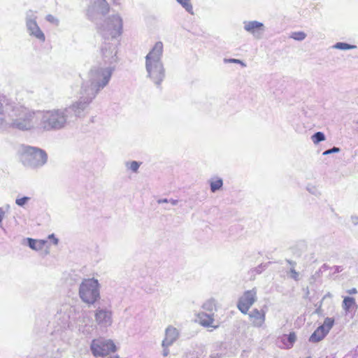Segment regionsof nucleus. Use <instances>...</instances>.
Instances as JSON below:
<instances>
[{
    "label": "nucleus",
    "mask_w": 358,
    "mask_h": 358,
    "mask_svg": "<svg viewBox=\"0 0 358 358\" xmlns=\"http://www.w3.org/2000/svg\"><path fill=\"white\" fill-rule=\"evenodd\" d=\"M244 30L251 34L254 38H262L266 31L264 24L257 20H245L243 22Z\"/></svg>",
    "instance_id": "nucleus-12"
},
{
    "label": "nucleus",
    "mask_w": 358,
    "mask_h": 358,
    "mask_svg": "<svg viewBox=\"0 0 358 358\" xmlns=\"http://www.w3.org/2000/svg\"><path fill=\"white\" fill-rule=\"evenodd\" d=\"M328 333L324 330V327H318L309 338L311 343H317L322 341Z\"/></svg>",
    "instance_id": "nucleus-18"
},
{
    "label": "nucleus",
    "mask_w": 358,
    "mask_h": 358,
    "mask_svg": "<svg viewBox=\"0 0 358 358\" xmlns=\"http://www.w3.org/2000/svg\"><path fill=\"white\" fill-rule=\"evenodd\" d=\"M99 33L104 40H115L122 34V19L116 14L106 19L102 23L97 24Z\"/></svg>",
    "instance_id": "nucleus-6"
},
{
    "label": "nucleus",
    "mask_w": 358,
    "mask_h": 358,
    "mask_svg": "<svg viewBox=\"0 0 358 358\" xmlns=\"http://www.w3.org/2000/svg\"><path fill=\"white\" fill-rule=\"evenodd\" d=\"M291 277L295 280H299V273L294 269V268H292L290 269Z\"/></svg>",
    "instance_id": "nucleus-36"
},
{
    "label": "nucleus",
    "mask_w": 358,
    "mask_h": 358,
    "mask_svg": "<svg viewBox=\"0 0 358 358\" xmlns=\"http://www.w3.org/2000/svg\"><path fill=\"white\" fill-rule=\"evenodd\" d=\"M36 19L37 16L34 11L29 10L27 12L25 17L27 30L29 36L43 43L45 41V36L38 25Z\"/></svg>",
    "instance_id": "nucleus-10"
},
{
    "label": "nucleus",
    "mask_w": 358,
    "mask_h": 358,
    "mask_svg": "<svg viewBox=\"0 0 358 358\" xmlns=\"http://www.w3.org/2000/svg\"><path fill=\"white\" fill-rule=\"evenodd\" d=\"M94 9L98 13L106 15L109 11V5L106 0H96L94 3Z\"/></svg>",
    "instance_id": "nucleus-19"
},
{
    "label": "nucleus",
    "mask_w": 358,
    "mask_h": 358,
    "mask_svg": "<svg viewBox=\"0 0 358 358\" xmlns=\"http://www.w3.org/2000/svg\"><path fill=\"white\" fill-rule=\"evenodd\" d=\"M48 238L50 240H52V242H53L54 245H57L58 244L59 240H58L57 238L55 237L54 234H52L49 235L48 236Z\"/></svg>",
    "instance_id": "nucleus-38"
},
{
    "label": "nucleus",
    "mask_w": 358,
    "mask_h": 358,
    "mask_svg": "<svg viewBox=\"0 0 358 358\" xmlns=\"http://www.w3.org/2000/svg\"><path fill=\"white\" fill-rule=\"evenodd\" d=\"M296 339V336L294 332H291L287 336V340L289 343L290 347L293 345V343L295 342Z\"/></svg>",
    "instance_id": "nucleus-34"
},
{
    "label": "nucleus",
    "mask_w": 358,
    "mask_h": 358,
    "mask_svg": "<svg viewBox=\"0 0 358 358\" xmlns=\"http://www.w3.org/2000/svg\"><path fill=\"white\" fill-rule=\"evenodd\" d=\"M27 241L29 247L36 251L42 250L47 243L45 240H36L31 238H27Z\"/></svg>",
    "instance_id": "nucleus-20"
},
{
    "label": "nucleus",
    "mask_w": 358,
    "mask_h": 358,
    "mask_svg": "<svg viewBox=\"0 0 358 358\" xmlns=\"http://www.w3.org/2000/svg\"><path fill=\"white\" fill-rule=\"evenodd\" d=\"M197 319L199 320V324L204 327H211L213 329H215L218 327V325L213 324V322L215 321L214 313H206L205 312H200L197 314Z\"/></svg>",
    "instance_id": "nucleus-17"
},
{
    "label": "nucleus",
    "mask_w": 358,
    "mask_h": 358,
    "mask_svg": "<svg viewBox=\"0 0 358 358\" xmlns=\"http://www.w3.org/2000/svg\"><path fill=\"white\" fill-rule=\"evenodd\" d=\"M141 164V162H138L137 161H131V162H127L125 163V166L127 169L131 170L134 173H137L138 171V169Z\"/></svg>",
    "instance_id": "nucleus-26"
},
{
    "label": "nucleus",
    "mask_w": 358,
    "mask_h": 358,
    "mask_svg": "<svg viewBox=\"0 0 358 358\" xmlns=\"http://www.w3.org/2000/svg\"><path fill=\"white\" fill-rule=\"evenodd\" d=\"M248 317L252 327L261 328L265 323L266 312L264 310L254 308L248 313Z\"/></svg>",
    "instance_id": "nucleus-15"
},
{
    "label": "nucleus",
    "mask_w": 358,
    "mask_h": 358,
    "mask_svg": "<svg viewBox=\"0 0 358 358\" xmlns=\"http://www.w3.org/2000/svg\"><path fill=\"white\" fill-rule=\"evenodd\" d=\"M327 267H328V266H327V264H324V265L322 266V268H324V269L327 268Z\"/></svg>",
    "instance_id": "nucleus-47"
},
{
    "label": "nucleus",
    "mask_w": 358,
    "mask_h": 358,
    "mask_svg": "<svg viewBox=\"0 0 358 358\" xmlns=\"http://www.w3.org/2000/svg\"><path fill=\"white\" fill-rule=\"evenodd\" d=\"M176 1L181 5V6L189 13L193 15V6L191 0H176Z\"/></svg>",
    "instance_id": "nucleus-25"
},
{
    "label": "nucleus",
    "mask_w": 358,
    "mask_h": 358,
    "mask_svg": "<svg viewBox=\"0 0 358 358\" xmlns=\"http://www.w3.org/2000/svg\"><path fill=\"white\" fill-rule=\"evenodd\" d=\"M334 324V319L332 317H326L324 319V323L322 325H320V327H324V330L329 333L331 329L333 327Z\"/></svg>",
    "instance_id": "nucleus-27"
},
{
    "label": "nucleus",
    "mask_w": 358,
    "mask_h": 358,
    "mask_svg": "<svg viewBox=\"0 0 358 358\" xmlns=\"http://www.w3.org/2000/svg\"><path fill=\"white\" fill-rule=\"evenodd\" d=\"M171 345H162V348H163V350H162V355L164 357H167L169 354V348L170 347Z\"/></svg>",
    "instance_id": "nucleus-37"
},
{
    "label": "nucleus",
    "mask_w": 358,
    "mask_h": 358,
    "mask_svg": "<svg viewBox=\"0 0 358 358\" xmlns=\"http://www.w3.org/2000/svg\"><path fill=\"white\" fill-rule=\"evenodd\" d=\"M95 321L101 327H108L113 323V313L106 308H98L94 313Z\"/></svg>",
    "instance_id": "nucleus-13"
},
{
    "label": "nucleus",
    "mask_w": 358,
    "mask_h": 358,
    "mask_svg": "<svg viewBox=\"0 0 358 358\" xmlns=\"http://www.w3.org/2000/svg\"><path fill=\"white\" fill-rule=\"evenodd\" d=\"M157 202L159 203H168V202H169V200H168L167 199H159Z\"/></svg>",
    "instance_id": "nucleus-44"
},
{
    "label": "nucleus",
    "mask_w": 358,
    "mask_h": 358,
    "mask_svg": "<svg viewBox=\"0 0 358 358\" xmlns=\"http://www.w3.org/2000/svg\"><path fill=\"white\" fill-rule=\"evenodd\" d=\"M223 62L225 64H227V63L238 64H241V66H243V67H245L246 66L245 63H244L242 60L238 59H227V58H224Z\"/></svg>",
    "instance_id": "nucleus-32"
},
{
    "label": "nucleus",
    "mask_w": 358,
    "mask_h": 358,
    "mask_svg": "<svg viewBox=\"0 0 358 358\" xmlns=\"http://www.w3.org/2000/svg\"><path fill=\"white\" fill-rule=\"evenodd\" d=\"M306 37V34L303 31H295L292 32L290 35V38L295 41H303Z\"/></svg>",
    "instance_id": "nucleus-30"
},
{
    "label": "nucleus",
    "mask_w": 358,
    "mask_h": 358,
    "mask_svg": "<svg viewBox=\"0 0 358 358\" xmlns=\"http://www.w3.org/2000/svg\"><path fill=\"white\" fill-rule=\"evenodd\" d=\"M340 148H338V147H333L331 149H329V150H325L324 152H323V155H330V154H332V153H337V152H340Z\"/></svg>",
    "instance_id": "nucleus-35"
},
{
    "label": "nucleus",
    "mask_w": 358,
    "mask_h": 358,
    "mask_svg": "<svg viewBox=\"0 0 358 358\" xmlns=\"http://www.w3.org/2000/svg\"><path fill=\"white\" fill-rule=\"evenodd\" d=\"M351 221L354 225H358V216L357 215H352Z\"/></svg>",
    "instance_id": "nucleus-39"
},
{
    "label": "nucleus",
    "mask_w": 358,
    "mask_h": 358,
    "mask_svg": "<svg viewBox=\"0 0 358 358\" xmlns=\"http://www.w3.org/2000/svg\"><path fill=\"white\" fill-rule=\"evenodd\" d=\"M87 109L78 99L69 106L44 110L39 113L40 125L45 131L62 129L76 117L85 116Z\"/></svg>",
    "instance_id": "nucleus-2"
},
{
    "label": "nucleus",
    "mask_w": 358,
    "mask_h": 358,
    "mask_svg": "<svg viewBox=\"0 0 358 358\" xmlns=\"http://www.w3.org/2000/svg\"><path fill=\"white\" fill-rule=\"evenodd\" d=\"M287 262L291 266H292V268H294L296 264L295 262H293L292 260H287Z\"/></svg>",
    "instance_id": "nucleus-45"
},
{
    "label": "nucleus",
    "mask_w": 358,
    "mask_h": 358,
    "mask_svg": "<svg viewBox=\"0 0 358 358\" xmlns=\"http://www.w3.org/2000/svg\"><path fill=\"white\" fill-rule=\"evenodd\" d=\"M114 71L115 66H103L102 64L90 69L87 78L82 82L78 96V100L87 108L96 95L108 85Z\"/></svg>",
    "instance_id": "nucleus-1"
},
{
    "label": "nucleus",
    "mask_w": 358,
    "mask_h": 358,
    "mask_svg": "<svg viewBox=\"0 0 358 358\" xmlns=\"http://www.w3.org/2000/svg\"><path fill=\"white\" fill-rule=\"evenodd\" d=\"M169 202L171 203V205L176 206L178 203V200L171 199L169 200Z\"/></svg>",
    "instance_id": "nucleus-43"
},
{
    "label": "nucleus",
    "mask_w": 358,
    "mask_h": 358,
    "mask_svg": "<svg viewBox=\"0 0 358 358\" xmlns=\"http://www.w3.org/2000/svg\"><path fill=\"white\" fill-rule=\"evenodd\" d=\"M202 308L209 313H214L213 311L216 310L215 301L213 299L207 300L203 303Z\"/></svg>",
    "instance_id": "nucleus-23"
},
{
    "label": "nucleus",
    "mask_w": 358,
    "mask_h": 358,
    "mask_svg": "<svg viewBox=\"0 0 358 358\" xmlns=\"http://www.w3.org/2000/svg\"><path fill=\"white\" fill-rule=\"evenodd\" d=\"M210 191L213 193L220 190L223 186V180L218 177L212 178L209 180Z\"/></svg>",
    "instance_id": "nucleus-21"
},
{
    "label": "nucleus",
    "mask_w": 358,
    "mask_h": 358,
    "mask_svg": "<svg viewBox=\"0 0 358 358\" xmlns=\"http://www.w3.org/2000/svg\"><path fill=\"white\" fill-rule=\"evenodd\" d=\"M110 40H104L101 48L102 64L103 66H115L117 63V44L116 40L110 41Z\"/></svg>",
    "instance_id": "nucleus-8"
},
{
    "label": "nucleus",
    "mask_w": 358,
    "mask_h": 358,
    "mask_svg": "<svg viewBox=\"0 0 358 358\" xmlns=\"http://www.w3.org/2000/svg\"><path fill=\"white\" fill-rule=\"evenodd\" d=\"M79 331L84 334H89L93 329V321L89 313L83 312L77 320Z\"/></svg>",
    "instance_id": "nucleus-14"
},
{
    "label": "nucleus",
    "mask_w": 358,
    "mask_h": 358,
    "mask_svg": "<svg viewBox=\"0 0 358 358\" xmlns=\"http://www.w3.org/2000/svg\"><path fill=\"white\" fill-rule=\"evenodd\" d=\"M257 299V289L252 288L250 290L245 291L239 298L237 307L242 313L247 314Z\"/></svg>",
    "instance_id": "nucleus-11"
},
{
    "label": "nucleus",
    "mask_w": 358,
    "mask_h": 358,
    "mask_svg": "<svg viewBox=\"0 0 358 358\" xmlns=\"http://www.w3.org/2000/svg\"><path fill=\"white\" fill-rule=\"evenodd\" d=\"M334 49L342 50H352L357 48L355 45H350L347 43L343 42H338L332 46Z\"/></svg>",
    "instance_id": "nucleus-24"
},
{
    "label": "nucleus",
    "mask_w": 358,
    "mask_h": 358,
    "mask_svg": "<svg viewBox=\"0 0 358 358\" xmlns=\"http://www.w3.org/2000/svg\"><path fill=\"white\" fill-rule=\"evenodd\" d=\"M20 160L28 169H39L47 163L48 155L41 148L27 145L23 147Z\"/></svg>",
    "instance_id": "nucleus-5"
},
{
    "label": "nucleus",
    "mask_w": 358,
    "mask_h": 358,
    "mask_svg": "<svg viewBox=\"0 0 358 358\" xmlns=\"http://www.w3.org/2000/svg\"><path fill=\"white\" fill-rule=\"evenodd\" d=\"M346 292L349 294H355L357 293V290L356 288L353 287L352 289H348Z\"/></svg>",
    "instance_id": "nucleus-42"
},
{
    "label": "nucleus",
    "mask_w": 358,
    "mask_h": 358,
    "mask_svg": "<svg viewBox=\"0 0 358 358\" xmlns=\"http://www.w3.org/2000/svg\"><path fill=\"white\" fill-rule=\"evenodd\" d=\"M306 190L311 194L319 196H320L321 193L317 185H315L311 183H308L306 186Z\"/></svg>",
    "instance_id": "nucleus-28"
},
{
    "label": "nucleus",
    "mask_w": 358,
    "mask_h": 358,
    "mask_svg": "<svg viewBox=\"0 0 358 358\" xmlns=\"http://www.w3.org/2000/svg\"><path fill=\"white\" fill-rule=\"evenodd\" d=\"M333 268L334 273H340L343 270V268L341 266H334Z\"/></svg>",
    "instance_id": "nucleus-40"
},
{
    "label": "nucleus",
    "mask_w": 358,
    "mask_h": 358,
    "mask_svg": "<svg viewBox=\"0 0 358 358\" xmlns=\"http://www.w3.org/2000/svg\"><path fill=\"white\" fill-rule=\"evenodd\" d=\"M100 285L94 278L83 279L80 284L78 295L84 303L94 304L100 298Z\"/></svg>",
    "instance_id": "nucleus-7"
},
{
    "label": "nucleus",
    "mask_w": 358,
    "mask_h": 358,
    "mask_svg": "<svg viewBox=\"0 0 358 358\" xmlns=\"http://www.w3.org/2000/svg\"><path fill=\"white\" fill-rule=\"evenodd\" d=\"M179 331L176 327L169 325L165 329L164 338L162 345H172L179 338Z\"/></svg>",
    "instance_id": "nucleus-16"
},
{
    "label": "nucleus",
    "mask_w": 358,
    "mask_h": 358,
    "mask_svg": "<svg viewBox=\"0 0 358 358\" xmlns=\"http://www.w3.org/2000/svg\"><path fill=\"white\" fill-rule=\"evenodd\" d=\"M45 19L48 22L52 23V24H54L55 25H59V21L57 18H56L55 16H53L52 15H47L46 17H45Z\"/></svg>",
    "instance_id": "nucleus-33"
},
{
    "label": "nucleus",
    "mask_w": 358,
    "mask_h": 358,
    "mask_svg": "<svg viewBox=\"0 0 358 358\" xmlns=\"http://www.w3.org/2000/svg\"><path fill=\"white\" fill-rule=\"evenodd\" d=\"M164 45L162 42L155 43L145 56V70L148 78L157 87H160L166 77V70L162 62Z\"/></svg>",
    "instance_id": "nucleus-4"
},
{
    "label": "nucleus",
    "mask_w": 358,
    "mask_h": 358,
    "mask_svg": "<svg viewBox=\"0 0 358 358\" xmlns=\"http://www.w3.org/2000/svg\"><path fill=\"white\" fill-rule=\"evenodd\" d=\"M311 139L315 144H317L325 140V135L323 132L317 131L311 136Z\"/></svg>",
    "instance_id": "nucleus-29"
},
{
    "label": "nucleus",
    "mask_w": 358,
    "mask_h": 358,
    "mask_svg": "<svg viewBox=\"0 0 358 358\" xmlns=\"http://www.w3.org/2000/svg\"><path fill=\"white\" fill-rule=\"evenodd\" d=\"M5 217V211L2 208L0 207V224L2 222Z\"/></svg>",
    "instance_id": "nucleus-41"
},
{
    "label": "nucleus",
    "mask_w": 358,
    "mask_h": 358,
    "mask_svg": "<svg viewBox=\"0 0 358 358\" xmlns=\"http://www.w3.org/2000/svg\"><path fill=\"white\" fill-rule=\"evenodd\" d=\"M327 297H331V294L330 292H328L327 294H326L324 297H323V299H324L325 298H327Z\"/></svg>",
    "instance_id": "nucleus-46"
},
{
    "label": "nucleus",
    "mask_w": 358,
    "mask_h": 358,
    "mask_svg": "<svg viewBox=\"0 0 358 358\" xmlns=\"http://www.w3.org/2000/svg\"><path fill=\"white\" fill-rule=\"evenodd\" d=\"M355 306H357L355 298L350 296L343 297L342 308L346 313L349 312Z\"/></svg>",
    "instance_id": "nucleus-22"
},
{
    "label": "nucleus",
    "mask_w": 358,
    "mask_h": 358,
    "mask_svg": "<svg viewBox=\"0 0 358 358\" xmlns=\"http://www.w3.org/2000/svg\"><path fill=\"white\" fill-rule=\"evenodd\" d=\"M91 350L95 357H104L110 352H115L116 347L111 340L99 338L93 340L91 343Z\"/></svg>",
    "instance_id": "nucleus-9"
},
{
    "label": "nucleus",
    "mask_w": 358,
    "mask_h": 358,
    "mask_svg": "<svg viewBox=\"0 0 358 358\" xmlns=\"http://www.w3.org/2000/svg\"><path fill=\"white\" fill-rule=\"evenodd\" d=\"M257 272H260L259 269L256 268Z\"/></svg>",
    "instance_id": "nucleus-48"
},
{
    "label": "nucleus",
    "mask_w": 358,
    "mask_h": 358,
    "mask_svg": "<svg viewBox=\"0 0 358 358\" xmlns=\"http://www.w3.org/2000/svg\"><path fill=\"white\" fill-rule=\"evenodd\" d=\"M30 200H31V198L29 196H23L21 198H17L15 199V203L18 206L24 207Z\"/></svg>",
    "instance_id": "nucleus-31"
},
{
    "label": "nucleus",
    "mask_w": 358,
    "mask_h": 358,
    "mask_svg": "<svg viewBox=\"0 0 358 358\" xmlns=\"http://www.w3.org/2000/svg\"><path fill=\"white\" fill-rule=\"evenodd\" d=\"M38 119L34 111L22 106H15L10 110L5 108L0 95V131L9 129L30 131L36 127Z\"/></svg>",
    "instance_id": "nucleus-3"
}]
</instances>
